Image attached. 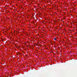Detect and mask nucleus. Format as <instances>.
Returning <instances> with one entry per match:
<instances>
[{"label": "nucleus", "instance_id": "obj_1", "mask_svg": "<svg viewBox=\"0 0 77 77\" xmlns=\"http://www.w3.org/2000/svg\"><path fill=\"white\" fill-rule=\"evenodd\" d=\"M54 40H55V41H56V38H54Z\"/></svg>", "mask_w": 77, "mask_h": 77}]
</instances>
